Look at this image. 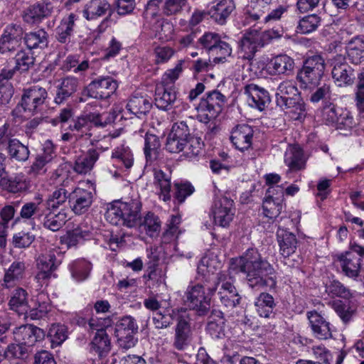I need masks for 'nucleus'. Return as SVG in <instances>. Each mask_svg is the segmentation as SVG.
I'll use <instances>...</instances> for the list:
<instances>
[{"mask_svg":"<svg viewBox=\"0 0 364 364\" xmlns=\"http://www.w3.org/2000/svg\"><path fill=\"white\" fill-rule=\"evenodd\" d=\"M238 269L246 274L247 284L252 289H260L264 287L274 289L277 279L272 275L274 269L269 262L262 258L259 252L253 248L248 249L240 258L232 262L230 268L214 274V282L221 304L230 309L240 303V296L233 284L234 278L231 269Z\"/></svg>","mask_w":364,"mask_h":364,"instance_id":"1","label":"nucleus"},{"mask_svg":"<svg viewBox=\"0 0 364 364\" xmlns=\"http://www.w3.org/2000/svg\"><path fill=\"white\" fill-rule=\"evenodd\" d=\"M220 267L221 262L213 254L203 257L198 266V283L189 285L186 291V302L198 315L207 314L210 309V300L216 291L213 272Z\"/></svg>","mask_w":364,"mask_h":364,"instance_id":"2","label":"nucleus"},{"mask_svg":"<svg viewBox=\"0 0 364 364\" xmlns=\"http://www.w3.org/2000/svg\"><path fill=\"white\" fill-rule=\"evenodd\" d=\"M141 210V203L139 198L114 200L107 204L105 217L114 225H122L132 228L140 223Z\"/></svg>","mask_w":364,"mask_h":364,"instance_id":"3","label":"nucleus"},{"mask_svg":"<svg viewBox=\"0 0 364 364\" xmlns=\"http://www.w3.org/2000/svg\"><path fill=\"white\" fill-rule=\"evenodd\" d=\"M325 60L320 55L309 56L304 62L302 68L297 73L296 79L304 88L316 87L323 75Z\"/></svg>","mask_w":364,"mask_h":364,"instance_id":"4","label":"nucleus"},{"mask_svg":"<svg viewBox=\"0 0 364 364\" xmlns=\"http://www.w3.org/2000/svg\"><path fill=\"white\" fill-rule=\"evenodd\" d=\"M225 97L218 90H213L202 99L197 107V119L205 124L214 119L221 112Z\"/></svg>","mask_w":364,"mask_h":364,"instance_id":"5","label":"nucleus"},{"mask_svg":"<svg viewBox=\"0 0 364 364\" xmlns=\"http://www.w3.org/2000/svg\"><path fill=\"white\" fill-rule=\"evenodd\" d=\"M239 57L237 58L236 66L240 70V67H244L245 61L250 63L253 60L255 53L259 48L264 47L262 41L259 35V31L250 29L245 32L240 41Z\"/></svg>","mask_w":364,"mask_h":364,"instance_id":"6","label":"nucleus"},{"mask_svg":"<svg viewBox=\"0 0 364 364\" xmlns=\"http://www.w3.org/2000/svg\"><path fill=\"white\" fill-rule=\"evenodd\" d=\"M48 94L46 88L33 85L23 90L21 105L26 112L33 114L41 113L46 107Z\"/></svg>","mask_w":364,"mask_h":364,"instance_id":"7","label":"nucleus"},{"mask_svg":"<svg viewBox=\"0 0 364 364\" xmlns=\"http://www.w3.org/2000/svg\"><path fill=\"white\" fill-rule=\"evenodd\" d=\"M210 215L215 225L228 227L235 215L233 200L226 196H215L210 208Z\"/></svg>","mask_w":364,"mask_h":364,"instance_id":"8","label":"nucleus"},{"mask_svg":"<svg viewBox=\"0 0 364 364\" xmlns=\"http://www.w3.org/2000/svg\"><path fill=\"white\" fill-rule=\"evenodd\" d=\"M117 87L118 83L112 77H100L92 80L82 94L95 99H107L115 92Z\"/></svg>","mask_w":364,"mask_h":364,"instance_id":"9","label":"nucleus"},{"mask_svg":"<svg viewBox=\"0 0 364 364\" xmlns=\"http://www.w3.org/2000/svg\"><path fill=\"white\" fill-rule=\"evenodd\" d=\"M60 252L57 249H51L41 254L37 259L38 273L36 279L38 282H45L49 279L53 271L60 264Z\"/></svg>","mask_w":364,"mask_h":364,"instance_id":"10","label":"nucleus"},{"mask_svg":"<svg viewBox=\"0 0 364 364\" xmlns=\"http://www.w3.org/2000/svg\"><path fill=\"white\" fill-rule=\"evenodd\" d=\"M189 136L190 129L186 122L174 123L166 139V150L171 153L183 151Z\"/></svg>","mask_w":364,"mask_h":364,"instance_id":"11","label":"nucleus"},{"mask_svg":"<svg viewBox=\"0 0 364 364\" xmlns=\"http://www.w3.org/2000/svg\"><path fill=\"white\" fill-rule=\"evenodd\" d=\"M332 77L339 87L350 86L355 79L354 69L349 65L342 55H337L332 63Z\"/></svg>","mask_w":364,"mask_h":364,"instance_id":"12","label":"nucleus"},{"mask_svg":"<svg viewBox=\"0 0 364 364\" xmlns=\"http://www.w3.org/2000/svg\"><path fill=\"white\" fill-rule=\"evenodd\" d=\"M23 31L18 25H9L0 38V53L9 54L16 51L21 45Z\"/></svg>","mask_w":364,"mask_h":364,"instance_id":"13","label":"nucleus"},{"mask_svg":"<svg viewBox=\"0 0 364 364\" xmlns=\"http://www.w3.org/2000/svg\"><path fill=\"white\" fill-rule=\"evenodd\" d=\"M13 335L16 342L26 348H31L44 338L45 332L36 326L25 324L15 328Z\"/></svg>","mask_w":364,"mask_h":364,"instance_id":"14","label":"nucleus"},{"mask_svg":"<svg viewBox=\"0 0 364 364\" xmlns=\"http://www.w3.org/2000/svg\"><path fill=\"white\" fill-rule=\"evenodd\" d=\"M173 346L178 350H186L192 341V330L189 320L182 315L176 318Z\"/></svg>","mask_w":364,"mask_h":364,"instance_id":"15","label":"nucleus"},{"mask_svg":"<svg viewBox=\"0 0 364 364\" xmlns=\"http://www.w3.org/2000/svg\"><path fill=\"white\" fill-rule=\"evenodd\" d=\"M93 193L91 190L77 187L70 193L68 200L72 210L77 215L87 212L93 201Z\"/></svg>","mask_w":364,"mask_h":364,"instance_id":"16","label":"nucleus"},{"mask_svg":"<svg viewBox=\"0 0 364 364\" xmlns=\"http://www.w3.org/2000/svg\"><path fill=\"white\" fill-rule=\"evenodd\" d=\"M26 269L25 262L17 260L13 262L7 269H4V277L0 280L1 287L6 289L14 288L25 278Z\"/></svg>","mask_w":364,"mask_h":364,"instance_id":"17","label":"nucleus"},{"mask_svg":"<svg viewBox=\"0 0 364 364\" xmlns=\"http://www.w3.org/2000/svg\"><path fill=\"white\" fill-rule=\"evenodd\" d=\"M244 94L247 97L248 105L259 111L264 110L270 102L268 92L255 84L246 85L244 87Z\"/></svg>","mask_w":364,"mask_h":364,"instance_id":"18","label":"nucleus"},{"mask_svg":"<svg viewBox=\"0 0 364 364\" xmlns=\"http://www.w3.org/2000/svg\"><path fill=\"white\" fill-rule=\"evenodd\" d=\"M253 133L250 126L245 124H238L232 129L230 140L236 149L243 151L251 147Z\"/></svg>","mask_w":364,"mask_h":364,"instance_id":"19","label":"nucleus"},{"mask_svg":"<svg viewBox=\"0 0 364 364\" xmlns=\"http://www.w3.org/2000/svg\"><path fill=\"white\" fill-rule=\"evenodd\" d=\"M307 318L314 336L318 339H328L331 337L330 323L316 311L307 312Z\"/></svg>","mask_w":364,"mask_h":364,"instance_id":"20","label":"nucleus"},{"mask_svg":"<svg viewBox=\"0 0 364 364\" xmlns=\"http://www.w3.org/2000/svg\"><path fill=\"white\" fill-rule=\"evenodd\" d=\"M339 265L344 274L350 278L355 279L360 274L361 259L353 252H346L338 256Z\"/></svg>","mask_w":364,"mask_h":364,"instance_id":"21","label":"nucleus"},{"mask_svg":"<svg viewBox=\"0 0 364 364\" xmlns=\"http://www.w3.org/2000/svg\"><path fill=\"white\" fill-rule=\"evenodd\" d=\"M208 11V15L219 24H224L235 9L234 0H215Z\"/></svg>","mask_w":364,"mask_h":364,"instance_id":"22","label":"nucleus"},{"mask_svg":"<svg viewBox=\"0 0 364 364\" xmlns=\"http://www.w3.org/2000/svg\"><path fill=\"white\" fill-rule=\"evenodd\" d=\"M55 210L45 207L42 215H40L39 220L44 228L53 232L59 230L66 221V214L64 212L55 213Z\"/></svg>","mask_w":364,"mask_h":364,"instance_id":"23","label":"nucleus"},{"mask_svg":"<svg viewBox=\"0 0 364 364\" xmlns=\"http://www.w3.org/2000/svg\"><path fill=\"white\" fill-rule=\"evenodd\" d=\"M161 144L158 136L146 132L144 136V154L147 164L156 161L161 154Z\"/></svg>","mask_w":364,"mask_h":364,"instance_id":"24","label":"nucleus"},{"mask_svg":"<svg viewBox=\"0 0 364 364\" xmlns=\"http://www.w3.org/2000/svg\"><path fill=\"white\" fill-rule=\"evenodd\" d=\"M294 68V60L286 54L278 55L271 59L267 65L270 75L289 74Z\"/></svg>","mask_w":364,"mask_h":364,"instance_id":"25","label":"nucleus"},{"mask_svg":"<svg viewBox=\"0 0 364 364\" xmlns=\"http://www.w3.org/2000/svg\"><path fill=\"white\" fill-rule=\"evenodd\" d=\"M78 85L79 80L75 77L69 76L62 79L60 83L56 87L54 102L57 105L65 102L77 91Z\"/></svg>","mask_w":364,"mask_h":364,"instance_id":"26","label":"nucleus"},{"mask_svg":"<svg viewBox=\"0 0 364 364\" xmlns=\"http://www.w3.org/2000/svg\"><path fill=\"white\" fill-rule=\"evenodd\" d=\"M112 6L108 0H90L83 10L84 17L88 20H95L107 14L110 16Z\"/></svg>","mask_w":364,"mask_h":364,"instance_id":"27","label":"nucleus"},{"mask_svg":"<svg viewBox=\"0 0 364 364\" xmlns=\"http://www.w3.org/2000/svg\"><path fill=\"white\" fill-rule=\"evenodd\" d=\"M176 91L163 85H159L155 90V105L162 110L171 109L176 101Z\"/></svg>","mask_w":364,"mask_h":364,"instance_id":"28","label":"nucleus"},{"mask_svg":"<svg viewBox=\"0 0 364 364\" xmlns=\"http://www.w3.org/2000/svg\"><path fill=\"white\" fill-rule=\"evenodd\" d=\"M11 310L17 314H23L28 310V294L27 291L21 287H16L10 294V299L8 302Z\"/></svg>","mask_w":364,"mask_h":364,"instance_id":"29","label":"nucleus"},{"mask_svg":"<svg viewBox=\"0 0 364 364\" xmlns=\"http://www.w3.org/2000/svg\"><path fill=\"white\" fill-rule=\"evenodd\" d=\"M306 159L303 150L297 146H290L285 152L284 163L291 171L303 170L306 167Z\"/></svg>","mask_w":364,"mask_h":364,"instance_id":"30","label":"nucleus"},{"mask_svg":"<svg viewBox=\"0 0 364 364\" xmlns=\"http://www.w3.org/2000/svg\"><path fill=\"white\" fill-rule=\"evenodd\" d=\"M77 18V15L71 13L61 20L60 24L55 28V38L58 42L61 43L70 42L75 23Z\"/></svg>","mask_w":364,"mask_h":364,"instance_id":"31","label":"nucleus"},{"mask_svg":"<svg viewBox=\"0 0 364 364\" xmlns=\"http://www.w3.org/2000/svg\"><path fill=\"white\" fill-rule=\"evenodd\" d=\"M277 236L281 254L284 257H288L295 252L297 240L293 233L284 229L279 228Z\"/></svg>","mask_w":364,"mask_h":364,"instance_id":"32","label":"nucleus"},{"mask_svg":"<svg viewBox=\"0 0 364 364\" xmlns=\"http://www.w3.org/2000/svg\"><path fill=\"white\" fill-rule=\"evenodd\" d=\"M279 107L286 110V114L292 120L301 122L306 116V104L301 96L291 99Z\"/></svg>","mask_w":364,"mask_h":364,"instance_id":"33","label":"nucleus"},{"mask_svg":"<svg viewBox=\"0 0 364 364\" xmlns=\"http://www.w3.org/2000/svg\"><path fill=\"white\" fill-rule=\"evenodd\" d=\"M48 6V4L39 2L29 6L23 11V18L24 21L30 24L40 22L50 14Z\"/></svg>","mask_w":364,"mask_h":364,"instance_id":"34","label":"nucleus"},{"mask_svg":"<svg viewBox=\"0 0 364 364\" xmlns=\"http://www.w3.org/2000/svg\"><path fill=\"white\" fill-rule=\"evenodd\" d=\"M301 96L300 92L295 83L291 80H284L282 82L276 92V102L278 106L289 102Z\"/></svg>","mask_w":364,"mask_h":364,"instance_id":"35","label":"nucleus"},{"mask_svg":"<svg viewBox=\"0 0 364 364\" xmlns=\"http://www.w3.org/2000/svg\"><path fill=\"white\" fill-rule=\"evenodd\" d=\"M99 156L100 151L98 149H89L86 154L79 156L75 160L74 171L79 174H86L92 169Z\"/></svg>","mask_w":364,"mask_h":364,"instance_id":"36","label":"nucleus"},{"mask_svg":"<svg viewBox=\"0 0 364 364\" xmlns=\"http://www.w3.org/2000/svg\"><path fill=\"white\" fill-rule=\"evenodd\" d=\"M151 107V100L144 96L133 95L127 104V110L139 118L145 116Z\"/></svg>","mask_w":364,"mask_h":364,"instance_id":"37","label":"nucleus"},{"mask_svg":"<svg viewBox=\"0 0 364 364\" xmlns=\"http://www.w3.org/2000/svg\"><path fill=\"white\" fill-rule=\"evenodd\" d=\"M45 208L44 201L41 196L35 198L33 201L24 203L20 211V217L24 220L34 219L40 220V215H42Z\"/></svg>","mask_w":364,"mask_h":364,"instance_id":"38","label":"nucleus"},{"mask_svg":"<svg viewBox=\"0 0 364 364\" xmlns=\"http://www.w3.org/2000/svg\"><path fill=\"white\" fill-rule=\"evenodd\" d=\"M255 306L259 316L270 318L274 316L276 306L274 297L266 292L261 293L255 299Z\"/></svg>","mask_w":364,"mask_h":364,"instance_id":"39","label":"nucleus"},{"mask_svg":"<svg viewBox=\"0 0 364 364\" xmlns=\"http://www.w3.org/2000/svg\"><path fill=\"white\" fill-rule=\"evenodd\" d=\"M24 41L29 50H43L48 46V34L44 29H38L26 33Z\"/></svg>","mask_w":364,"mask_h":364,"instance_id":"40","label":"nucleus"},{"mask_svg":"<svg viewBox=\"0 0 364 364\" xmlns=\"http://www.w3.org/2000/svg\"><path fill=\"white\" fill-rule=\"evenodd\" d=\"M348 60L358 65L364 61V41L360 38L350 40L346 47Z\"/></svg>","mask_w":364,"mask_h":364,"instance_id":"41","label":"nucleus"},{"mask_svg":"<svg viewBox=\"0 0 364 364\" xmlns=\"http://www.w3.org/2000/svg\"><path fill=\"white\" fill-rule=\"evenodd\" d=\"M154 183L160 188V197L164 201L171 199V173L154 169Z\"/></svg>","mask_w":364,"mask_h":364,"instance_id":"42","label":"nucleus"},{"mask_svg":"<svg viewBox=\"0 0 364 364\" xmlns=\"http://www.w3.org/2000/svg\"><path fill=\"white\" fill-rule=\"evenodd\" d=\"M272 0H249L247 11L250 18L259 21L271 9Z\"/></svg>","mask_w":364,"mask_h":364,"instance_id":"43","label":"nucleus"},{"mask_svg":"<svg viewBox=\"0 0 364 364\" xmlns=\"http://www.w3.org/2000/svg\"><path fill=\"white\" fill-rule=\"evenodd\" d=\"M112 158L117 166L130 168L134 164L133 154L128 146H121L114 149Z\"/></svg>","mask_w":364,"mask_h":364,"instance_id":"44","label":"nucleus"},{"mask_svg":"<svg viewBox=\"0 0 364 364\" xmlns=\"http://www.w3.org/2000/svg\"><path fill=\"white\" fill-rule=\"evenodd\" d=\"M69 268L72 277L76 281L81 282L88 278L92 266L90 262L84 259H79L70 263Z\"/></svg>","mask_w":364,"mask_h":364,"instance_id":"45","label":"nucleus"},{"mask_svg":"<svg viewBox=\"0 0 364 364\" xmlns=\"http://www.w3.org/2000/svg\"><path fill=\"white\" fill-rule=\"evenodd\" d=\"M283 208V198L281 194L276 196L275 198H265L262 209L264 215L269 218L274 219L279 216Z\"/></svg>","mask_w":364,"mask_h":364,"instance_id":"46","label":"nucleus"},{"mask_svg":"<svg viewBox=\"0 0 364 364\" xmlns=\"http://www.w3.org/2000/svg\"><path fill=\"white\" fill-rule=\"evenodd\" d=\"M70 200V193L63 187L56 188L50 195L48 196L44 202L45 207L48 209L57 210L61 205L65 203L67 200Z\"/></svg>","mask_w":364,"mask_h":364,"instance_id":"47","label":"nucleus"},{"mask_svg":"<svg viewBox=\"0 0 364 364\" xmlns=\"http://www.w3.org/2000/svg\"><path fill=\"white\" fill-rule=\"evenodd\" d=\"M45 296L40 294L38 296V306L33 307L24 314V318H29L31 320H38L43 318L50 310V306L48 301H46Z\"/></svg>","mask_w":364,"mask_h":364,"instance_id":"48","label":"nucleus"},{"mask_svg":"<svg viewBox=\"0 0 364 364\" xmlns=\"http://www.w3.org/2000/svg\"><path fill=\"white\" fill-rule=\"evenodd\" d=\"M7 150L10 157L18 161H26L29 157L28 148L16 139L9 140Z\"/></svg>","mask_w":364,"mask_h":364,"instance_id":"49","label":"nucleus"},{"mask_svg":"<svg viewBox=\"0 0 364 364\" xmlns=\"http://www.w3.org/2000/svg\"><path fill=\"white\" fill-rule=\"evenodd\" d=\"M70 131L76 132V137H85L86 139L92 136V125L85 117H80L69 126Z\"/></svg>","mask_w":364,"mask_h":364,"instance_id":"50","label":"nucleus"},{"mask_svg":"<svg viewBox=\"0 0 364 364\" xmlns=\"http://www.w3.org/2000/svg\"><path fill=\"white\" fill-rule=\"evenodd\" d=\"M90 66L88 60H80L78 55H68L63 62V68L66 71L73 70L75 73H83Z\"/></svg>","mask_w":364,"mask_h":364,"instance_id":"51","label":"nucleus"},{"mask_svg":"<svg viewBox=\"0 0 364 364\" xmlns=\"http://www.w3.org/2000/svg\"><path fill=\"white\" fill-rule=\"evenodd\" d=\"M48 336L50 340L52 347L58 346L68 338L67 328L64 325L53 323L49 328Z\"/></svg>","mask_w":364,"mask_h":364,"instance_id":"52","label":"nucleus"},{"mask_svg":"<svg viewBox=\"0 0 364 364\" xmlns=\"http://www.w3.org/2000/svg\"><path fill=\"white\" fill-rule=\"evenodd\" d=\"M94 349L102 355L104 353H107L110 350V341L105 330L101 326L97 329L95 336L92 340Z\"/></svg>","mask_w":364,"mask_h":364,"instance_id":"53","label":"nucleus"},{"mask_svg":"<svg viewBox=\"0 0 364 364\" xmlns=\"http://www.w3.org/2000/svg\"><path fill=\"white\" fill-rule=\"evenodd\" d=\"M140 228H143L146 233L152 237L154 233L159 231L161 223L159 218L154 213H149L146 215L144 220L140 219V223L138 225Z\"/></svg>","mask_w":364,"mask_h":364,"instance_id":"54","label":"nucleus"},{"mask_svg":"<svg viewBox=\"0 0 364 364\" xmlns=\"http://www.w3.org/2000/svg\"><path fill=\"white\" fill-rule=\"evenodd\" d=\"M320 23L321 18L318 15H308L299 21L297 30L301 33H309L316 30Z\"/></svg>","mask_w":364,"mask_h":364,"instance_id":"55","label":"nucleus"},{"mask_svg":"<svg viewBox=\"0 0 364 364\" xmlns=\"http://www.w3.org/2000/svg\"><path fill=\"white\" fill-rule=\"evenodd\" d=\"M137 331L138 325L136 320L131 316H126L117 321L114 333L136 334Z\"/></svg>","mask_w":364,"mask_h":364,"instance_id":"56","label":"nucleus"},{"mask_svg":"<svg viewBox=\"0 0 364 364\" xmlns=\"http://www.w3.org/2000/svg\"><path fill=\"white\" fill-rule=\"evenodd\" d=\"M181 223V217L178 215H172L168 229L163 234L162 240L165 243H171L176 241L181 230L178 229V225Z\"/></svg>","mask_w":364,"mask_h":364,"instance_id":"57","label":"nucleus"},{"mask_svg":"<svg viewBox=\"0 0 364 364\" xmlns=\"http://www.w3.org/2000/svg\"><path fill=\"white\" fill-rule=\"evenodd\" d=\"M203 146V143L201 141L200 138L190 135L183 151L187 158L192 159L200 154Z\"/></svg>","mask_w":364,"mask_h":364,"instance_id":"58","label":"nucleus"},{"mask_svg":"<svg viewBox=\"0 0 364 364\" xmlns=\"http://www.w3.org/2000/svg\"><path fill=\"white\" fill-rule=\"evenodd\" d=\"M331 306L344 323L348 322L355 313V309L341 300L333 301Z\"/></svg>","mask_w":364,"mask_h":364,"instance_id":"59","label":"nucleus"},{"mask_svg":"<svg viewBox=\"0 0 364 364\" xmlns=\"http://www.w3.org/2000/svg\"><path fill=\"white\" fill-rule=\"evenodd\" d=\"M35 238L33 234L21 231L13 235L11 243L14 248L26 249L34 242Z\"/></svg>","mask_w":364,"mask_h":364,"instance_id":"60","label":"nucleus"},{"mask_svg":"<svg viewBox=\"0 0 364 364\" xmlns=\"http://www.w3.org/2000/svg\"><path fill=\"white\" fill-rule=\"evenodd\" d=\"M194 191L195 188L188 181L174 184V198L179 203H183L186 198L192 195Z\"/></svg>","mask_w":364,"mask_h":364,"instance_id":"61","label":"nucleus"},{"mask_svg":"<svg viewBox=\"0 0 364 364\" xmlns=\"http://www.w3.org/2000/svg\"><path fill=\"white\" fill-rule=\"evenodd\" d=\"M220 38V36L216 33L205 32L198 39L196 47L212 52L217 43H218Z\"/></svg>","mask_w":364,"mask_h":364,"instance_id":"62","label":"nucleus"},{"mask_svg":"<svg viewBox=\"0 0 364 364\" xmlns=\"http://www.w3.org/2000/svg\"><path fill=\"white\" fill-rule=\"evenodd\" d=\"M15 70L21 72L28 71L34 64L35 58L28 51L20 50L16 55Z\"/></svg>","mask_w":364,"mask_h":364,"instance_id":"63","label":"nucleus"},{"mask_svg":"<svg viewBox=\"0 0 364 364\" xmlns=\"http://www.w3.org/2000/svg\"><path fill=\"white\" fill-rule=\"evenodd\" d=\"M326 291L333 297L336 296L343 299H349L352 296L350 289L337 280L331 282L326 287Z\"/></svg>","mask_w":364,"mask_h":364,"instance_id":"64","label":"nucleus"}]
</instances>
